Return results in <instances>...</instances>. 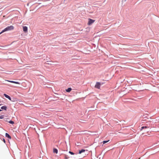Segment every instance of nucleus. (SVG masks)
I'll return each instance as SVG.
<instances>
[{"label":"nucleus","instance_id":"nucleus-14","mask_svg":"<svg viewBox=\"0 0 159 159\" xmlns=\"http://www.w3.org/2000/svg\"><path fill=\"white\" fill-rule=\"evenodd\" d=\"M9 123L10 124H13L14 123V121H11V120L9 121Z\"/></svg>","mask_w":159,"mask_h":159},{"label":"nucleus","instance_id":"nucleus-20","mask_svg":"<svg viewBox=\"0 0 159 159\" xmlns=\"http://www.w3.org/2000/svg\"><path fill=\"white\" fill-rule=\"evenodd\" d=\"M2 111V110L1 109H0V111Z\"/></svg>","mask_w":159,"mask_h":159},{"label":"nucleus","instance_id":"nucleus-9","mask_svg":"<svg viewBox=\"0 0 159 159\" xmlns=\"http://www.w3.org/2000/svg\"><path fill=\"white\" fill-rule=\"evenodd\" d=\"M85 151H87V150H85L84 149H82L81 150H79V153L81 154V153L82 152H85Z\"/></svg>","mask_w":159,"mask_h":159},{"label":"nucleus","instance_id":"nucleus-8","mask_svg":"<svg viewBox=\"0 0 159 159\" xmlns=\"http://www.w3.org/2000/svg\"><path fill=\"white\" fill-rule=\"evenodd\" d=\"M6 136L9 139H11V137L7 133H6L5 134Z\"/></svg>","mask_w":159,"mask_h":159},{"label":"nucleus","instance_id":"nucleus-18","mask_svg":"<svg viewBox=\"0 0 159 159\" xmlns=\"http://www.w3.org/2000/svg\"><path fill=\"white\" fill-rule=\"evenodd\" d=\"M3 141L4 142V143H5V141L4 139H3Z\"/></svg>","mask_w":159,"mask_h":159},{"label":"nucleus","instance_id":"nucleus-7","mask_svg":"<svg viewBox=\"0 0 159 159\" xmlns=\"http://www.w3.org/2000/svg\"><path fill=\"white\" fill-rule=\"evenodd\" d=\"M72 90V89L71 88H69L67 89H66V90L67 92H70Z\"/></svg>","mask_w":159,"mask_h":159},{"label":"nucleus","instance_id":"nucleus-1","mask_svg":"<svg viewBox=\"0 0 159 159\" xmlns=\"http://www.w3.org/2000/svg\"><path fill=\"white\" fill-rule=\"evenodd\" d=\"M14 28V27L12 25H10V26H7L6 28L4 29L3 30H2V31L0 33V34L5 31L13 30Z\"/></svg>","mask_w":159,"mask_h":159},{"label":"nucleus","instance_id":"nucleus-12","mask_svg":"<svg viewBox=\"0 0 159 159\" xmlns=\"http://www.w3.org/2000/svg\"><path fill=\"white\" fill-rule=\"evenodd\" d=\"M147 127L146 126H142V127L141 128V130L144 129H147Z\"/></svg>","mask_w":159,"mask_h":159},{"label":"nucleus","instance_id":"nucleus-13","mask_svg":"<svg viewBox=\"0 0 159 159\" xmlns=\"http://www.w3.org/2000/svg\"><path fill=\"white\" fill-rule=\"evenodd\" d=\"M109 141V140H108L107 141H104L102 142L103 144H105V143H107Z\"/></svg>","mask_w":159,"mask_h":159},{"label":"nucleus","instance_id":"nucleus-5","mask_svg":"<svg viewBox=\"0 0 159 159\" xmlns=\"http://www.w3.org/2000/svg\"><path fill=\"white\" fill-rule=\"evenodd\" d=\"M28 28L26 26H23V31L25 32H26L27 31Z\"/></svg>","mask_w":159,"mask_h":159},{"label":"nucleus","instance_id":"nucleus-2","mask_svg":"<svg viewBox=\"0 0 159 159\" xmlns=\"http://www.w3.org/2000/svg\"><path fill=\"white\" fill-rule=\"evenodd\" d=\"M88 20H89V21L88 23V25H90L92 24L95 21V20H92L90 18H89L88 19Z\"/></svg>","mask_w":159,"mask_h":159},{"label":"nucleus","instance_id":"nucleus-6","mask_svg":"<svg viewBox=\"0 0 159 159\" xmlns=\"http://www.w3.org/2000/svg\"><path fill=\"white\" fill-rule=\"evenodd\" d=\"M4 95L6 98H8L9 100L11 101V98L8 95H7L6 94H4Z\"/></svg>","mask_w":159,"mask_h":159},{"label":"nucleus","instance_id":"nucleus-11","mask_svg":"<svg viewBox=\"0 0 159 159\" xmlns=\"http://www.w3.org/2000/svg\"><path fill=\"white\" fill-rule=\"evenodd\" d=\"M53 152L54 153H56L57 154L58 152V150L56 148H53Z\"/></svg>","mask_w":159,"mask_h":159},{"label":"nucleus","instance_id":"nucleus-21","mask_svg":"<svg viewBox=\"0 0 159 159\" xmlns=\"http://www.w3.org/2000/svg\"><path fill=\"white\" fill-rule=\"evenodd\" d=\"M1 105H2V104H0V106Z\"/></svg>","mask_w":159,"mask_h":159},{"label":"nucleus","instance_id":"nucleus-4","mask_svg":"<svg viewBox=\"0 0 159 159\" xmlns=\"http://www.w3.org/2000/svg\"><path fill=\"white\" fill-rule=\"evenodd\" d=\"M5 81H8V82H9L11 83H15V84H20V83L18 82H16V81H10V80H5Z\"/></svg>","mask_w":159,"mask_h":159},{"label":"nucleus","instance_id":"nucleus-15","mask_svg":"<svg viewBox=\"0 0 159 159\" xmlns=\"http://www.w3.org/2000/svg\"><path fill=\"white\" fill-rule=\"evenodd\" d=\"M69 153H70L71 154V155H74V153L71 152H70V151H69Z\"/></svg>","mask_w":159,"mask_h":159},{"label":"nucleus","instance_id":"nucleus-3","mask_svg":"<svg viewBox=\"0 0 159 159\" xmlns=\"http://www.w3.org/2000/svg\"><path fill=\"white\" fill-rule=\"evenodd\" d=\"M101 84L99 82H97L96 83V85H95V87L96 88H98V89H99L100 88Z\"/></svg>","mask_w":159,"mask_h":159},{"label":"nucleus","instance_id":"nucleus-16","mask_svg":"<svg viewBox=\"0 0 159 159\" xmlns=\"http://www.w3.org/2000/svg\"><path fill=\"white\" fill-rule=\"evenodd\" d=\"M3 118V116H0V119H2Z\"/></svg>","mask_w":159,"mask_h":159},{"label":"nucleus","instance_id":"nucleus-17","mask_svg":"<svg viewBox=\"0 0 159 159\" xmlns=\"http://www.w3.org/2000/svg\"><path fill=\"white\" fill-rule=\"evenodd\" d=\"M68 158L66 157V156L65 155V159H67Z\"/></svg>","mask_w":159,"mask_h":159},{"label":"nucleus","instance_id":"nucleus-10","mask_svg":"<svg viewBox=\"0 0 159 159\" xmlns=\"http://www.w3.org/2000/svg\"><path fill=\"white\" fill-rule=\"evenodd\" d=\"M1 109L2 110H6L7 109V107L6 106H3L1 107Z\"/></svg>","mask_w":159,"mask_h":159},{"label":"nucleus","instance_id":"nucleus-19","mask_svg":"<svg viewBox=\"0 0 159 159\" xmlns=\"http://www.w3.org/2000/svg\"><path fill=\"white\" fill-rule=\"evenodd\" d=\"M48 64H51L50 63H48Z\"/></svg>","mask_w":159,"mask_h":159}]
</instances>
